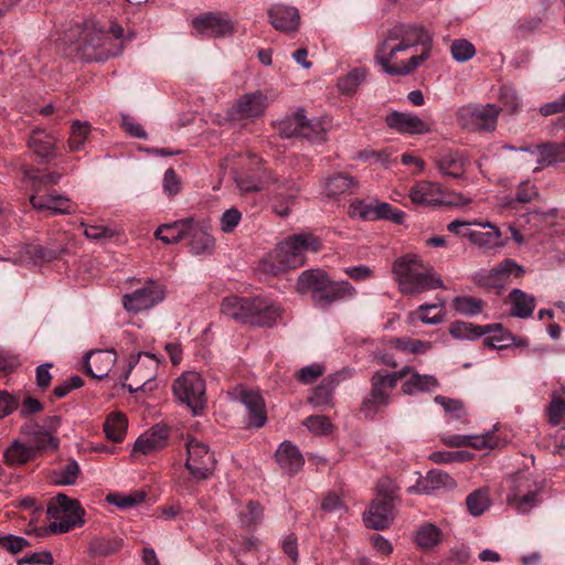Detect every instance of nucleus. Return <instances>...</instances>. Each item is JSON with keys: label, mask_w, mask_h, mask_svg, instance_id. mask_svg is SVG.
I'll list each match as a JSON object with an SVG mask.
<instances>
[{"label": "nucleus", "mask_w": 565, "mask_h": 565, "mask_svg": "<svg viewBox=\"0 0 565 565\" xmlns=\"http://www.w3.org/2000/svg\"><path fill=\"white\" fill-rule=\"evenodd\" d=\"M395 519L394 503L383 500H373L363 515V521L369 529L385 530Z\"/></svg>", "instance_id": "a211bd4d"}, {"label": "nucleus", "mask_w": 565, "mask_h": 565, "mask_svg": "<svg viewBox=\"0 0 565 565\" xmlns=\"http://www.w3.org/2000/svg\"><path fill=\"white\" fill-rule=\"evenodd\" d=\"M450 53L455 61L463 63L473 57L476 49L468 40L457 39L450 45Z\"/></svg>", "instance_id": "680f3d73"}, {"label": "nucleus", "mask_w": 565, "mask_h": 565, "mask_svg": "<svg viewBox=\"0 0 565 565\" xmlns=\"http://www.w3.org/2000/svg\"><path fill=\"white\" fill-rule=\"evenodd\" d=\"M328 276L329 274L321 268L306 269L298 276L296 289L301 295H310L315 306H317Z\"/></svg>", "instance_id": "b1692460"}, {"label": "nucleus", "mask_w": 565, "mask_h": 565, "mask_svg": "<svg viewBox=\"0 0 565 565\" xmlns=\"http://www.w3.org/2000/svg\"><path fill=\"white\" fill-rule=\"evenodd\" d=\"M275 458L279 467L289 476L300 471L305 463L302 455L290 441L280 444L276 450Z\"/></svg>", "instance_id": "c85d7f7f"}, {"label": "nucleus", "mask_w": 565, "mask_h": 565, "mask_svg": "<svg viewBox=\"0 0 565 565\" xmlns=\"http://www.w3.org/2000/svg\"><path fill=\"white\" fill-rule=\"evenodd\" d=\"M267 15L271 26L279 32L294 33L299 29L300 14L296 7L275 3L267 9Z\"/></svg>", "instance_id": "dca6fc26"}, {"label": "nucleus", "mask_w": 565, "mask_h": 565, "mask_svg": "<svg viewBox=\"0 0 565 565\" xmlns=\"http://www.w3.org/2000/svg\"><path fill=\"white\" fill-rule=\"evenodd\" d=\"M441 530L433 523L422 524L415 532V543L424 550L434 548L441 541Z\"/></svg>", "instance_id": "a19ab883"}, {"label": "nucleus", "mask_w": 565, "mask_h": 565, "mask_svg": "<svg viewBox=\"0 0 565 565\" xmlns=\"http://www.w3.org/2000/svg\"><path fill=\"white\" fill-rule=\"evenodd\" d=\"M356 295L355 288L347 280H332L328 276L320 292L317 307L327 308L334 302L351 299Z\"/></svg>", "instance_id": "412c9836"}, {"label": "nucleus", "mask_w": 565, "mask_h": 565, "mask_svg": "<svg viewBox=\"0 0 565 565\" xmlns=\"http://www.w3.org/2000/svg\"><path fill=\"white\" fill-rule=\"evenodd\" d=\"M302 113L286 117L276 124L278 134L284 138L300 137Z\"/></svg>", "instance_id": "603ef678"}, {"label": "nucleus", "mask_w": 565, "mask_h": 565, "mask_svg": "<svg viewBox=\"0 0 565 565\" xmlns=\"http://www.w3.org/2000/svg\"><path fill=\"white\" fill-rule=\"evenodd\" d=\"M35 457L36 454L34 448L18 440H14L4 451V462L11 467L24 465L33 460Z\"/></svg>", "instance_id": "f704fd0d"}, {"label": "nucleus", "mask_w": 565, "mask_h": 565, "mask_svg": "<svg viewBox=\"0 0 565 565\" xmlns=\"http://www.w3.org/2000/svg\"><path fill=\"white\" fill-rule=\"evenodd\" d=\"M367 71L365 68H354L345 76L339 78L338 88L344 95H352L358 87L366 79Z\"/></svg>", "instance_id": "09e8293b"}, {"label": "nucleus", "mask_w": 565, "mask_h": 565, "mask_svg": "<svg viewBox=\"0 0 565 565\" xmlns=\"http://www.w3.org/2000/svg\"><path fill=\"white\" fill-rule=\"evenodd\" d=\"M47 518L53 520L47 526L51 533H67L84 524V510L77 500L65 494L52 498L47 505Z\"/></svg>", "instance_id": "39448f33"}, {"label": "nucleus", "mask_w": 565, "mask_h": 565, "mask_svg": "<svg viewBox=\"0 0 565 565\" xmlns=\"http://www.w3.org/2000/svg\"><path fill=\"white\" fill-rule=\"evenodd\" d=\"M21 262H52L58 257V252L47 249L41 245L28 244L22 247Z\"/></svg>", "instance_id": "49530a36"}, {"label": "nucleus", "mask_w": 565, "mask_h": 565, "mask_svg": "<svg viewBox=\"0 0 565 565\" xmlns=\"http://www.w3.org/2000/svg\"><path fill=\"white\" fill-rule=\"evenodd\" d=\"M473 458V455L467 450L434 451L429 459L435 463L465 462Z\"/></svg>", "instance_id": "bf43d9fd"}, {"label": "nucleus", "mask_w": 565, "mask_h": 565, "mask_svg": "<svg viewBox=\"0 0 565 565\" xmlns=\"http://www.w3.org/2000/svg\"><path fill=\"white\" fill-rule=\"evenodd\" d=\"M122 543L119 537H95L89 543L88 553L92 557L109 556L118 553Z\"/></svg>", "instance_id": "58836bf2"}, {"label": "nucleus", "mask_w": 565, "mask_h": 565, "mask_svg": "<svg viewBox=\"0 0 565 565\" xmlns=\"http://www.w3.org/2000/svg\"><path fill=\"white\" fill-rule=\"evenodd\" d=\"M117 360L114 350H97L85 355V372L94 379L102 380L106 377L114 367Z\"/></svg>", "instance_id": "aec40b11"}, {"label": "nucleus", "mask_w": 565, "mask_h": 565, "mask_svg": "<svg viewBox=\"0 0 565 565\" xmlns=\"http://www.w3.org/2000/svg\"><path fill=\"white\" fill-rule=\"evenodd\" d=\"M527 347V341L516 338L505 331L500 323H497V352L507 349H522Z\"/></svg>", "instance_id": "5fc2aeb1"}, {"label": "nucleus", "mask_w": 565, "mask_h": 565, "mask_svg": "<svg viewBox=\"0 0 565 565\" xmlns=\"http://www.w3.org/2000/svg\"><path fill=\"white\" fill-rule=\"evenodd\" d=\"M221 312L243 324L273 327L281 318L279 303L264 297L228 296L221 302Z\"/></svg>", "instance_id": "f03ea898"}, {"label": "nucleus", "mask_w": 565, "mask_h": 565, "mask_svg": "<svg viewBox=\"0 0 565 565\" xmlns=\"http://www.w3.org/2000/svg\"><path fill=\"white\" fill-rule=\"evenodd\" d=\"M164 298L163 289L153 281H149L142 288L122 297V305L129 312H139L149 309L162 301Z\"/></svg>", "instance_id": "2eb2a0df"}, {"label": "nucleus", "mask_w": 565, "mask_h": 565, "mask_svg": "<svg viewBox=\"0 0 565 565\" xmlns=\"http://www.w3.org/2000/svg\"><path fill=\"white\" fill-rule=\"evenodd\" d=\"M161 359L151 352H139L130 358L128 370L122 375L124 380H128L130 375L134 377L136 386L129 384V392H137L148 382L156 379Z\"/></svg>", "instance_id": "1a4fd4ad"}, {"label": "nucleus", "mask_w": 565, "mask_h": 565, "mask_svg": "<svg viewBox=\"0 0 565 565\" xmlns=\"http://www.w3.org/2000/svg\"><path fill=\"white\" fill-rule=\"evenodd\" d=\"M192 218H184L173 223L162 224L156 230L154 236L164 244L178 243L190 234L192 231Z\"/></svg>", "instance_id": "7c9ffc66"}, {"label": "nucleus", "mask_w": 565, "mask_h": 565, "mask_svg": "<svg viewBox=\"0 0 565 565\" xmlns=\"http://www.w3.org/2000/svg\"><path fill=\"white\" fill-rule=\"evenodd\" d=\"M482 306H483V301L481 299H477L473 297L462 296V297H456L452 300V308L457 312H459L461 315H466V316H473V315L481 312Z\"/></svg>", "instance_id": "052dcab7"}, {"label": "nucleus", "mask_w": 565, "mask_h": 565, "mask_svg": "<svg viewBox=\"0 0 565 565\" xmlns=\"http://www.w3.org/2000/svg\"><path fill=\"white\" fill-rule=\"evenodd\" d=\"M169 437L167 428L152 427L149 431L141 435L135 443V450L143 455L162 449Z\"/></svg>", "instance_id": "2f4dec72"}, {"label": "nucleus", "mask_w": 565, "mask_h": 565, "mask_svg": "<svg viewBox=\"0 0 565 565\" xmlns=\"http://www.w3.org/2000/svg\"><path fill=\"white\" fill-rule=\"evenodd\" d=\"M241 401L247 411V425L255 428L263 427L267 422V412L262 395L254 391H243Z\"/></svg>", "instance_id": "cd10ccee"}, {"label": "nucleus", "mask_w": 565, "mask_h": 565, "mask_svg": "<svg viewBox=\"0 0 565 565\" xmlns=\"http://www.w3.org/2000/svg\"><path fill=\"white\" fill-rule=\"evenodd\" d=\"M174 396L196 415L206 404L205 382L194 371L183 372L172 385Z\"/></svg>", "instance_id": "0eeeda50"}, {"label": "nucleus", "mask_w": 565, "mask_h": 565, "mask_svg": "<svg viewBox=\"0 0 565 565\" xmlns=\"http://www.w3.org/2000/svg\"><path fill=\"white\" fill-rule=\"evenodd\" d=\"M190 250L194 255L211 254L215 247V239L209 233L202 230H194L190 232Z\"/></svg>", "instance_id": "c03bdc74"}, {"label": "nucleus", "mask_w": 565, "mask_h": 565, "mask_svg": "<svg viewBox=\"0 0 565 565\" xmlns=\"http://www.w3.org/2000/svg\"><path fill=\"white\" fill-rule=\"evenodd\" d=\"M466 504L471 515L479 516L490 507L491 498L487 490L477 489L467 497Z\"/></svg>", "instance_id": "8fccbe9b"}, {"label": "nucleus", "mask_w": 565, "mask_h": 565, "mask_svg": "<svg viewBox=\"0 0 565 565\" xmlns=\"http://www.w3.org/2000/svg\"><path fill=\"white\" fill-rule=\"evenodd\" d=\"M82 55L86 61H102L116 54L111 50V38L95 22L85 23L81 46Z\"/></svg>", "instance_id": "6e6552de"}, {"label": "nucleus", "mask_w": 565, "mask_h": 565, "mask_svg": "<svg viewBox=\"0 0 565 565\" xmlns=\"http://www.w3.org/2000/svg\"><path fill=\"white\" fill-rule=\"evenodd\" d=\"M499 102L500 106H497V116L500 113L514 114L519 108V98L515 90L508 85H503L500 88Z\"/></svg>", "instance_id": "6e6d98bb"}, {"label": "nucleus", "mask_w": 565, "mask_h": 565, "mask_svg": "<svg viewBox=\"0 0 565 565\" xmlns=\"http://www.w3.org/2000/svg\"><path fill=\"white\" fill-rule=\"evenodd\" d=\"M79 471L77 461L70 460L65 466L54 471V482L57 484H74Z\"/></svg>", "instance_id": "e2e57ef3"}, {"label": "nucleus", "mask_w": 565, "mask_h": 565, "mask_svg": "<svg viewBox=\"0 0 565 565\" xmlns=\"http://www.w3.org/2000/svg\"><path fill=\"white\" fill-rule=\"evenodd\" d=\"M508 301L511 305L510 315L522 319L531 317L536 306L534 297L518 288L509 294Z\"/></svg>", "instance_id": "72a5a7b5"}, {"label": "nucleus", "mask_w": 565, "mask_h": 565, "mask_svg": "<svg viewBox=\"0 0 565 565\" xmlns=\"http://www.w3.org/2000/svg\"><path fill=\"white\" fill-rule=\"evenodd\" d=\"M492 328V324L481 327L466 321H456L450 326L449 332L454 338L459 340H475L490 331Z\"/></svg>", "instance_id": "ea45409f"}, {"label": "nucleus", "mask_w": 565, "mask_h": 565, "mask_svg": "<svg viewBox=\"0 0 565 565\" xmlns=\"http://www.w3.org/2000/svg\"><path fill=\"white\" fill-rule=\"evenodd\" d=\"M349 371L342 370L324 377L321 383L312 390L309 403L316 407H331L333 405V391L340 382L351 377Z\"/></svg>", "instance_id": "f3484780"}, {"label": "nucleus", "mask_w": 565, "mask_h": 565, "mask_svg": "<svg viewBox=\"0 0 565 565\" xmlns=\"http://www.w3.org/2000/svg\"><path fill=\"white\" fill-rule=\"evenodd\" d=\"M437 166L444 175L460 178L465 172L466 160L458 152H446L438 161Z\"/></svg>", "instance_id": "4c0bfd02"}, {"label": "nucleus", "mask_w": 565, "mask_h": 565, "mask_svg": "<svg viewBox=\"0 0 565 565\" xmlns=\"http://www.w3.org/2000/svg\"><path fill=\"white\" fill-rule=\"evenodd\" d=\"M90 134V125L88 122H82L75 120L72 124L71 135L67 141L68 150L71 152L81 151Z\"/></svg>", "instance_id": "de8ad7c7"}, {"label": "nucleus", "mask_w": 565, "mask_h": 565, "mask_svg": "<svg viewBox=\"0 0 565 565\" xmlns=\"http://www.w3.org/2000/svg\"><path fill=\"white\" fill-rule=\"evenodd\" d=\"M162 188H163L164 193L168 196H174L181 192V189H182L181 179L179 178V175L177 174L174 169L169 168L164 172Z\"/></svg>", "instance_id": "774afa93"}, {"label": "nucleus", "mask_w": 565, "mask_h": 565, "mask_svg": "<svg viewBox=\"0 0 565 565\" xmlns=\"http://www.w3.org/2000/svg\"><path fill=\"white\" fill-rule=\"evenodd\" d=\"M409 372V377L403 383L402 392L405 395L430 392L439 386L438 380L434 375L419 374L414 367L405 366Z\"/></svg>", "instance_id": "c756f323"}, {"label": "nucleus", "mask_w": 565, "mask_h": 565, "mask_svg": "<svg viewBox=\"0 0 565 565\" xmlns=\"http://www.w3.org/2000/svg\"><path fill=\"white\" fill-rule=\"evenodd\" d=\"M300 137L311 142H322L327 138V121L324 119L308 120L302 114Z\"/></svg>", "instance_id": "37998d69"}, {"label": "nucleus", "mask_w": 565, "mask_h": 565, "mask_svg": "<svg viewBox=\"0 0 565 565\" xmlns=\"http://www.w3.org/2000/svg\"><path fill=\"white\" fill-rule=\"evenodd\" d=\"M502 148L515 151L531 152L537 154V163L541 166H552L559 162H565V141L562 142H546L536 145L535 147H520L503 145Z\"/></svg>", "instance_id": "6ab92c4d"}, {"label": "nucleus", "mask_w": 565, "mask_h": 565, "mask_svg": "<svg viewBox=\"0 0 565 565\" xmlns=\"http://www.w3.org/2000/svg\"><path fill=\"white\" fill-rule=\"evenodd\" d=\"M376 489L377 495L375 500H387L393 503L399 488L394 480L388 477H384L379 480Z\"/></svg>", "instance_id": "0e129e2a"}, {"label": "nucleus", "mask_w": 565, "mask_h": 565, "mask_svg": "<svg viewBox=\"0 0 565 565\" xmlns=\"http://www.w3.org/2000/svg\"><path fill=\"white\" fill-rule=\"evenodd\" d=\"M28 146L41 159L51 160L55 157V138L44 130H33L28 140Z\"/></svg>", "instance_id": "473e14b6"}, {"label": "nucleus", "mask_w": 565, "mask_h": 565, "mask_svg": "<svg viewBox=\"0 0 565 565\" xmlns=\"http://www.w3.org/2000/svg\"><path fill=\"white\" fill-rule=\"evenodd\" d=\"M186 448L185 467L192 477L196 480L210 478L215 469L216 460L209 447L195 438H191L186 441Z\"/></svg>", "instance_id": "9b49d317"}, {"label": "nucleus", "mask_w": 565, "mask_h": 565, "mask_svg": "<svg viewBox=\"0 0 565 565\" xmlns=\"http://www.w3.org/2000/svg\"><path fill=\"white\" fill-rule=\"evenodd\" d=\"M539 195L537 189L534 184H531L530 182H521L518 186L516 191V198L513 199H507L502 198L500 200V207H513L514 203H527L531 202L533 199H535Z\"/></svg>", "instance_id": "3c124183"}, {"label": "nucleus", "mask_w": 565, "mask_h": 565, "mask_svg": "<svg viewBox=\"0 0 565 565\" xmlns=\"http://www.w3.org/2000/svg\"><path fill=\"white\" fill-rule=\"evenodd\" d=\"M431 34L418 24H398L377 44L375 62L391 76L414 73L430 57Z\"/></svg>", "instance_id": "f257e3e1"}, {"label": "nucleus", "mask_w": 565, "mask_h": 565, "mask_svg": "<svg viewBox=\"0 0 565 565\" xmlns=\"http://www.w3.org/2000/svg\"><path fill=\"white\" fill-rule=\"evenodd\" d=\"M351 213L353 216L365 221L387 220L396 224H402L405 213L401 210L394 209L391 204L385 202L365 203L358 201L351 204Z\"/></svg>", "instance_id": "4468645a"}, {"label": "nucleus", "mask_w": 565, "mask_h": 565, "mask_svg": "<svg viewBox=\"0 0 565 565\" xmlns=\"http://www.w3.org/2000/svg\"><path fill=\"white\" fill-rule=\"evenodd\" d=\"M527 478L518 473L514 478L515 492L507 495V503L518 513H529L533 508L537 507L542 499L540 497L541 489L535 487L531 489Z\"/></svg>", "instance_id": "ddd939ff"}, {"label": "nucleus", "mask_w": 565, "mask_h": 565, "mask_svg": "<svg viewBox=\"0 0 565 565\" xmlns=\"http://www.w3.org/2000/svg\"><path fill=\"white\" fill-rule=\"evenodd\" d=\"M392 273L404 295H415L443 287V280L434 268L416 255L398 257L392 267Z\"/></svg>", "instance_id": "7ed1b4c3"}, {"label": "nucleus", "mask_w": 565, "mask_h": 565, "mask_svg": "<svg viewBox=\"0 0 565 565\" xmlns=\"http://www.w3.org/2000/svg\"><path fill=\"white\" fill-rule=\"evenodd\" d=\"M305 426L315 434L326 435L331 431V422L323 415H311L306 418Z\"/></svg>", "instance_id": "69168bd1"}, {"label": "nucleus", "mask_w": 565, "mask_h": 565, "mask_svg": "<svg viewBox=\"0 0 565 565\" xmlns=\"http://www.w3.org/2000/svg\"><path fill=\"white\" fill-rule=\"evenodd\" d=\"M456 487L455 480L446 472L440 470H430L426 477L418 478L416 484L409 487V493L430 494L436 490H451Z\"/></svg>", "instance_id": "393cba45"}, {"label": "nucleus", "mask_w": 565, "mask_h": 565, "mask_svg": "<svg viewBox=\"0 0 565 565\" xmlns=\"http://www.w3.org/2000/svg\"><path fill=\"white\" fill-rule=\"evenodd\" d=\"M434 401L444 408L451 419L462 420L466 418L467 412L460 399L436 395Z\"/></svg>", "instance_id": "864d4df0"}, {"label": "nucleus", "mask_w": 565, "mask_h": 565, "mask_svg": "<svg viewBox=\"0 0 565 565\" xmlns=\"http://www.w3.org/2000/svg\"><path fill=\"white\" fill-rule=\"evenodd\" d=\"M241 526L247 531H255L264 520V507L258 501H248L246 509L239 514Z\"/></svg>", "instance_id": "79ce46f5"}, {"label": "nucleus", "mask_w": 565, "mask_h": 565, "mask_svg": "<svg viewBox=\"0 0 565 565\" xmlns=\"http://www.w3.org/2000/svg\"><path fill=\"white\" fill-rule=\"evenodd\" d=\"M192 25L200 34L211 38L225 36L234 31V26L228 19L215 13H206L203 17L195 18Z\"/></svg>", "instance_id": "4be33fe9"}, {"label": "nucleus", "mask_w": 565, "mask_h": 565, "mask_svg": "<svg viewBox=\"0 0 565 565\" xmlns=\"http://www.w3.org/2000/svg\"><path fill=\"white\" fill-rule=\"evenodd\" d=\"M408 369H402L397 372L385 373L377 371L371 377V393L374 398L390 403L392 391L396 387L397 382L407 376Z\"/></svg>", "instance_id": "5701e85b"}, {"label": "nucleus", "mask_w": 565, "mask_h": 565, "mask_svg": "<svg viewBox=\"0 0 565 565\" xmlns=\"http://www.w3.org/2000/svg\"><path fill=\"white\" fill-rule=\"evenodd\" d=\"M21 434L28 436L31 447L35 449V454L42 450H56L60 441L49 430L40 427L35 422H28L21 426Z\"/></svg>", "instance_id": "bb28decb"}, {"label": "nucleus", "mask_w": 565, "mask_h": 565, "mask_svg": "<svg viewBox=\"0 0 565 565\" xmlns=\"http://www.w3.org/2000/svg\"><path fill=\"white\" fill-rule=\"evenodd\" d=\"M456 118L469 131H491L494 128V104H467L458 108Z\"/></svg>", "instance_id": "9d476101"}, {"label": "nucleus", "mask_w": 565, "mask_h": 565, "mask_svg": "<svg viewBox=\"0 0 565 565\" xmlns=\"http://www.w3.org/2000/svg\"><path fill=\"white\" fill-rule=\"evenodd\" d=\"M390 343L399 351L414 354L425 353L430 348L428 342L411 338H393Z\"/></svg>", "instance_id": "13d9d810"}, {"label": "nucleus", "mask_w": 565, "mask_h": 565, "mask_svg": "<svg viewBox=\"0 0 565 565\" xmlns=\"http://www.w3.org/2000/svg\"><path fill=\"white\" fill-rule=\"evenodd\" d=\"M268 107V97L262 90L243 94L232 106L228 115L234 120H255L262 117Z\"/></svg>", "instance_id": "f8f14e48"}, {"label": "nucleus", "mask_w": 565, "mask_h": 565, "mask_svg": "<svg viewBox=\"0 0 565 565\" xmlns=\"http://www.w3.org/2000/svg\"><path fill=\"white\" fill-rule=\"evenodd\" d=\"M356 184L353 177L345 173H337L326 180L324 190L329 196L351 194Z\"/></svg>", "instance_id": "e433bc0d"}, {"label": "nucleus", "mask_w": 565, "mask_h": 565, "mask_svg": "<svg viewBox=\"0 0 565 565\" xmlns=\"http://www.w3.org/2000/svg\"><path fill=\"white\" fill-rule=\"evenodd\" d=\"M322 248L320 237L309 232L289 235L281 241L274 253L277 270L296 269L307 262V253H317Z\"/></svg>", "instance_id": "20e7f679"}, {"label": "nucleus", "mask_w": 565, "mask_h": 565, "mask_svg": "<svg viewBox=\"0 0 565 565\" xmlns=\"http://www.w3.org/2000/svg\"><path fill=\"white\" fill-rule=\"evenodd\" d=\"M413 203L426 206H463L470 199L462 193L445 192L440 184L430 181H418L409 190Z\"/></svg>", "instance_id": "423d86ee"}, {"label": "nucleus", "mask_w": 565, "mask_h": 565, "mask_svg": "<svg viewBox=\"0 0 565 565\" xmlns=\"http://www.w3.org/2000/svg\"><path fill=\"white\" fill-rule=\"evenodd\" d=\"M82 226L85 227L84 235L90 241H103L113 238L116 235V232L103 225H86L84 222L81 223Z\"/></svg>", "instance_id": "338daca9"}, {"label": "nucleus", "mask_w": 565, "mask_h": 565, "mask_svg": "<svg viewBox=\"0 0 565 565\" xmlns=\"http://www.w3.org/2000/svg\"><path fill=\"white\" fill-rule=\"evenodd\" d=\"M386 125L401 134H426L428 125L414 114L393 111L385 118Z\"/></svg>", "instance_id": "a878e982"}, {"label": "nucleus", "mask_w": 565, "mask_h": 565, "mask_svg": "<svg viewBox=\"0 0 565 565\" xmlns=\"http://www.w3.org/2000/svg\"><path fill=\"white\" fill-rule=\"evenodd\" d=\"M127 426L128 422L122 413H110L104 423V431L107 439L113 443H120L126 435Z\"/></svg>", "instance_id": "c9c22d12"}, {"label": "nucleus", "mask_w": 565, "mask_h": 565, "mask_svg": "<svg viewBox=\"0 0 565 565\" xmlns=\"http://www.w3.org/2000/svg\"><path fill=\"white\" fill-rule=\"evenodd\" d=\"M524 269L512 259H505L497 267V289L523 276Z\"/></svg>", "instance_id": "a18cd8bd"}, {"label": "nucleus", "mask_w": 565, "mask_h": 565, "mask_svg": "<svg viewBox=\"0 0 565 565\" xmlns=\"http://www.w3.org/2000/svg\"><path fill=\"white\" fill-rule=\"evenodd\" d=\"M146 495L142 492H132L124 494L119 492L109 493L106 498L107 502L120 509H129L143 502Z\"/></svg>", "instance_id": "4d7b16f0"}]
</instances>
